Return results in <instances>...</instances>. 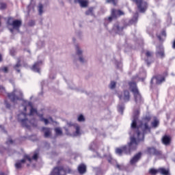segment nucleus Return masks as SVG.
I'll return each mask as SVG.
<instances>
[{"instance_id":"obj_26","label":"nucleus","mask_w":175,"mask_h":175,"mask_svg":"<svg viewBox=\"0 0 175 175\" xmlns=\"http://www.w3.org/2000/svg\"><path fill=\"white\" fill-rule=\"evenodd\" d=\"M107 159L109 162V163H110L111 165H113V166H116V163H118V162L116 161V159H113V157H111V155H109L107 157Z\"/></svg>"},{"instance_id":"obj_39","label":"nucleus","mask_w":175,"mask_h":175,"mask_svg":"<svg viewBox=\"0 0 175 175\" xmlns=\"http://www.w3.org/2000/svg\"><path fill=\"white\" fill-rule=\"evenodd\" d=\"M151 116L148 115L144 118V121H146V122H150L151 121Z\"/></svg>"},{"instance_id":"obj_56","label":"nucleus","mask_w":175,"mask_h":175,"mask_svg":"<svg viewBox=\"0 0 175 175\" xmlns=\"http://www.w3.org/2000/svg\"><path fill=\"white\" fill-rule=\"evenodd\" d=\"M10 32H12V33H13V31H14V29H13V27H12V29H10Z\"/></svg>"},{"instance_id":"obj_62","label":"nucleus","mask_w":175,"mask_h":175,"mask_svg":"<svg viewBox=\"0 0 175 175\" xmlns=\"http://www.w3.org/2000/svg\"><path fill=\"white\" fill-rule=\"evenodd\" d=\"M27 167L29 166V164H27Z\"/></svg>"},{"instance_id":"obj_43","label":"nucleus","mask_w":175,"mask_h":175,"mask_svg":"<svg viewBox=\"0 0 175 175\" xmlns=\"http://www.w3.org/2000/svg\"><path fill=\"white\" fill-rule=\"evenodd\" d=\"M6 144H14V141L12 139V137H9L8 139L6 141Z\"/></svg>"},{"instance_id":"obj_7","label":"nucleus","mask_w":175,"mask_h":175,"mask_svg":"<svg viewBox=\"0 0 175 175\" xmlns=\"http://www.w3.org/2000/svg\"><path fill=\"white\" fill-rule=\"evenodd\" d=\"M128 25L122 24L120 23H116L113 25L112 31L114 33H117L118 35H124V30L126 29Z\"/></svg>"},{"instance_id":"obj_9","label":"nucleus","mask_w":175,"mask_h":175,"mask_svg":"<svg viewBox=\"0 0 175 175\" xmlns=\"http://www.w3.org/2000/svg\"><path fill=\"white\" fill-rule=\"evenodd\" d=\"M133 2H135L137 8L139 9L141 13H144L147 10L148 4L147 2L143 0H133Z\"/></svg>"},{"instance_id":"obj_10","label":"nucleus","mask_w":175,"mask_h":175,"mask_svg":"<svg viewBox=\"0 0 175 175\" xmlns=\"http://www.w3.org/2000/svg\"><path fill=\"white\" fill-rule=\"evenodd\" d=\"M118 96L120 100L124 102V103L131 100V93L126 90H124L121 94H118Z\"/></svg>"},{"instance_id":"obj_44","label":"nucleus","mask_w":175,"mask_h":175,"mask_svg":"<svg viewBox=\"0 0 175 175\" xmlns=\"http://www.w3.org/2000/svg\"><path fill=\"white\" fill-rule=\"evenodd\" d=\"M107 3H113V6H116L117 1L116 0H107Z\"/></svg>"},{"instance_id":"obj_5","label":"nucleus","mask_w":175,"mask_h":175,"mask_svg":"<svg viewBox=\"0 0 175 175\" xmlns=\"http://www.w3.org/2000/svg\"><path fill=\"white\" fill-rule=\"evenodd\" d=\"M28 161L29 163H32V159L29 154H24L23 158L21 160H17L15 163V167L17 170H20V169H23L24 167V164Z\"/></svg>"},{"instance_id":"obj_21","label":"nucleus","mask_w":175,"mask_h":175,"mask_svg":"<svg viewBox=\"0 0 175 175\" xmlns=\"http://www.w3.org/2000/svg\"><path fill=\"white\" fill-rule=\"evenodd\" d=\"M13 68L17 72V73H20L21 72V70H20V68H21V59H18L16 65H14Z\"/></svg>"},{"instance_id":"obj_38","label":"nucleus","mask_w":175,"mask_h":175,"mask_svg":"<svg viewBox=\"0 0 175 175\" xmlns=\"http://www.w3.org/2000/svg\"><path fill=\"white\" fill-rule=\"evenodd\" d=\"M78 121L79 122H84V121H85V118H84V116L81 114L78 116Z\"/></svg>"},{"instance_id":"obj_58","label":"nucleus","mask_w":175,"mask_h":175,"mask_svg":"<svg viewBox=\"0 0 175 175\" xmlns=\"http://www.w3.org/2000/svg\"><path fill=\"white\" fill-rule=\"evenodd\" d=\"M29 106H32V104L31 103V102L28 103Z\"/></svg>"},{"instance_id":"obj_57","label":"nucleus","mask_w":175,"mask_h":175,"mask_svg":"<svg viewBox=\"0 0 175 175\" xmlns=\"http://www.w3.org/2000/svg\"><path fill=\"white\" fill-rule=\"evenodd\" d=\"M150 36L152 39H154V35L153 34H150Z\"/></svg>"},{"instance_id":"obj_6","label":"nucleus","mask_w":175,"mask_h":175,"mask_svg":"<svg viewBox=\"0 0 175 175\" xmlns=\"http://www.w3.org/2000/svg\"><path fill=\"white\" fill-rule=\"evenodd\" d=\"M17 120L23 128H29V124H31V122L27 118V113L23 112L19 113L17 116Z\"/></svg>"},{"instance_id":"obj_51","label":"nucleus","mask_w":175,"mask_h":175,"mask_svg":"<svg viewBox=\"0 0 175 175\" xmlns=\"http://www.w3.org/2000/svg\"><path fill=\"white\" fill-rule=\"evenodd\" d=\"M11 55H14V49H11L10 51Z\"/></svg>"},{"instance_id":"obj_50","label":"nucleus","mask_w":175,"mask_h":175,"mask_svg":"<svg viewBox=\"0 0 175 175\" xmlns=\"http://www.w3.org/2000/svg\"><path fill=\"white\" fill-rule=\"evenodd\" d=\"M79 61L82 64H84V58H83V57H81V56L79 57Z\"/></svg>"},{"instance_id":"obj_23","label":"nucleus","mask_w":175,"mask_h":175,"mask_svg":"<svg viewBox=\"0 0 175 175\" xmlns=\"http://www.w3.org/2000/svg\"><path fill=\"white\" fill-rule=\"evenodd\" d=\"M159 173L161 175H170V171L169 169L167 170L164 167H159Z\"/></svg>"},{"instance_id":"obj_24","label":"nucleus","mask_w":175,"mask_h":175,"mask_svg":"<svg viewBox=\"0 0 175 175\" xmlns=\"http://www.w3.org/2000/svg\"><path fill=\"white\" fill-rule=\"evenodd\" d=\"M75 2H78L81 8H87L88 6V1L87 0H75Z\"/></svg>"},{"instance_id":"obj_63","label":"nucleus","mask_w":175,"mask_h":175,"mask_svg":"<svg viewBox=\"0 0 175 175\" xmlns=\"http://www.w3.org/2000/svg\"><path fill=\"white\" fill-rule=\"evenodd\" d=\"M50 118V120H53V118Z\"/></svg>"},{"instance_id":"obj_20","label":"nucleus","mask_w":175,"mask_h":175,"mask_svg":"<svg viewBox=\"0 0 175 175\" xmlns=\"http://www.w3.org/2000/svg\"><path fill=\"white\" fill-rule=\"evenodd\" d=\"M156 36L159 39V42H163V38H166V30L163 29L161 31V34L157 33Z\"/></svg>"},{"instance_id":"obj_18","label":"nucleus","mask_w":175,"mask_h":175,"mask_svg":"<svg viewBox=\"0 0 175 175\" xmlns=\"http://www.w3.org/2000/svg\"><path fill=\"white\" fill-rule=\"evenodd\" d=\"M42 64L43 62L42 61L36 62L31 67V70H33V72H36L37 73H40V66H42Z\"/></svg>"},{"instance_id":"obj_29","label":"nucleus","mask_w":175,"mask_h":175,"mask_svg":"<svg viewBox=\"0 0 175 175\" xmlns=\"http://www.w3.org/2000/svg\"><path fill=\"white\" fill-rule=\"evenodd\" d=\"M97 146H96V142H92L90 146H89V150H90V151H93V152H95L96 150H95Z\"/></svg>"},{"instance_id":"obj_59","label":"nucleus","mask_w":175,"mask_h":175,"mask_svg":"<svg viewBox=\"0 0 175 175\" xmlns=\"http://www.w3.org/2000/svg\"><path fill=\"white\" fill-rule=\"evenodd\" d=\"M68 173H70V172H72V170L68 168Z\"/></svg>"},{"instance_id":"obj_17","label":"nucleus","mask_w":175,"mask_h":175,"mask_svg":"<svg viewBox=\"0 0 175 175\" xmlns=\"http://www.w3.org/2000/svg\"><path fill=\"white\" fill-rule=\"evenodd\" d=\"M146 57L148 58L146 59V62L148 66H150L152 64V52L150 51H146L145 53Z\"/></svg>"},{"instance_id":"obj_16","label":"nucleus","mask_w":175,"mask_h":175,"mask_svg":"<svg viewBox=\"0 0 175 175\" xmlns=\"http://www.w3.org/2000/svg\"><path fill=\"white\" fill-rule=\"evenodd\" d=\"M156 55L164 58L165 57V49H163V45H159L157 47Z\"/></svg>"},{"instance_id":"obj_53","label":"nucleus","mask_w":175,"mask_h":175,"mask_svg":"<svg viewBox=\"0 0 175 175\" xmlns=\"http://www.w3.org/2000/svg\"><path fill=\"white\" fill-rule=\"evenodd\" d=\"M3 90V91H5V88H3V86H1V85H0V90Z\"/></svg>"},{"instance_id":"obj_55","label":"nucleus","mask_w":175,"mask_h":175,"mask_svg":"<svg viewBox=\"0 0 175 175\" xmlns=\"http://www.w3.org/2000/svg\"><path fill=\"white\" fill-rule=\"evenodd\" d=\"M172 48H173V49H175V40H174V42H173Z\"/></svg>"},{"instance_id":"obj_27","label":"nucleus","mask_w":175,"mask_h":175,"mask_svg":"<svg viewBox=\"0 0 175 175\" xmlns=\"http://www.w3.org/2000/svg\"><path fill=\"white\" fill-rule=\"evenodd\" d=\"M42 131L44 132V137H50V135H51V131H50V128L42 127Z\"/></svg>"},{"instance_id":"obj_36","label":"nucleus","mask_w":175,"mask_h":175,"mask_svg":"<svg viewBox=\"0 0 175 175\" xmlns=\"http://www.w3.org/2000/svg\"><path fill=\"white\" fill-rule=\"evenodd\" d=\"M75 49H76L77 55H81L83 54V51L80 50L79 45H76Z\"/></svg>"},{"instance_id":"obj_45","label":"nucleus","mask_w":175,"mask_h":175,"mask_svg":"<svg viewBox=\"0 0 175 175\" xmlns=\"http://www.w3.org/2000/svg\"><path fill=\"white\" fill-rule=\"evenodd\" d=\"M1 72H3V73H8L9 72V68L8 67H3L2 68H0Z\"/></svg>"},{"instance_id":"obj_35","label":"nucleus","mask_w":175,"mask_h":175,"mask_svg":"<svg viewBox=\"0 0 175 175\" xmlns=\"http://www.w3.org/2000/svg\"><path fill=\"white\" fill-rule=\"evenodd\" d=\"M38 12H39L40 15L43 14V4L39 3V5H38Z\"/></svg>"},{"instance_id":"obj_34","label":"nucleus","mask_w":175,"mask_h":175,"mask_svg":"<svg viewBox=\"0 0 175 175\" xmlns=\"http://www.w3.org/2000/svg\"><path fill=\"white\" fill-rule=\"evenodd\" d=\"M157 173H159V168L157 170H155L154 168H151L149 170V174L156 175Z\"/></svg>"},{"instance_id":"obj_14","label":"nucleus","mask_w":175,"mask_h":175,"mask_svg":"<svg viewBox=\"0 0 175 175\" xmlns=\"http://www.w3.org/2000/svg\"><path fill=\"white\" fill-rule=\"evenodd\" d=\"M111 16L112 17H113V18H118V17H121V16H124V14H125V13H124V12L121 11L120 10H117V9H114L113 8L111 10Z\"/></svg>"},{"instance_id":"obj_60","label":"nucleus","mask_w":175,"mask_h":175,"mask_svg":"<svg viewBox=\"0 0 175 175\" xmlns=\"http://www.w3.org/2000/svg\"><path fill=\"white\" fill-rule=\"evenodd\" d=\"M0 175H5L3 172L0 173Z\"/></svg>"},{"instance_id":"obj_12","label":"nucleus","mask_w":175,"mask_h":175,"mask_svg":"<svg viewBox=\"0 0 175 175\" xmlns=\"http://www.w3.org/2000/svg\"><path fill=\"white\" fill-rule=\"evenodd\" d=\"M23 24V22L18 19L14 20L12 23H10L9 25H11L13 29H16L18 32H20V28Z\"/></svg>"},{"instance_id":"obj_61","label":"nucleus","mask_w":175,"mask_h":175,"mask_svg":"<svg viewBox=\"0 0 175 175\" xmlns=\"http://www.w3.org/2000/svg\"><path fill=\"white\" fill-rule=\"evenodd\" d=\"M73 42H76V38H73Z\"/></svg>"},{"instance_id":"obj_19","label":"nucleus","mask_w":175,"mask_h":175,"mask_svg":"<svg viewBox=\"0 0 175 175\" xmlns=\"http://www.w3.org/2000/svg\"><path fill=\"white\" fill-rule=\"evenodd\" d=\"M77 170L79 174H84L87 173V166L85 165V164L81 163L78 166Z\"/></svg>"},{"instance_id":"obj_3","label":"nucleus","mask_w":175,"mask_h":175,"mask_svg":"<svg viewBox=\"0 0 175 175\" xmlns=\"http://www.w3.org/2000/svg\"><path fill=\"white\" fill-rule=\"evenodd\" d=\"M129 85L131 88V92H133V95L134 96V100L137 106H140L144 103V98L142 96L140 92H139V89H137V85L135 82H131Z\"/></svg>"},{"instance_id":"obj_22","label":"nucleus","mask_w":175,"mask_h":175,"mask_svg":"<svg viewBox=\"0 0 175 175\" xmlns=\"http://www.w3.org/2000/svg\"><path fill=\"white\" fill-rule=\"evenodd\" d=\"M159 126V120L156 116L154 117V120L151 122V128H158Z\"/></svg>"},{"instance_id":"obj_1","label":"nucleus","mask_w":175,"mask_h":175,"mask_svg":"<svg viewBox=\"0 0 175 175\" xmlns=\"http://www.w3.org/2000/svg\"><path fill=\"white\" fill-rule=\"evenodd\" d=\"M139 116H140V110H135L133 113V120L131 124V129L134 132L133 137H135L137 135L136 142H137V146H139L140 142H144V135L151 133V126H148V122H145L144 124L141 123L140 124H137Z\"/></svg>"},{"instance_id":"obj_15","label":"nucleus","mask_w":175,"mask_h":175,"mask_svg":"<svg viewBox=\"0 0 175 175\" xmlns=\"http://www.w3.org/2000/svg\"><path fill=\"white\" fill-rule=\"evenodd\" d=\"M161 143L164 146H170L172 144V137L169 135H165L161 138Z\"/></svg>"},{"instance_id":"obj_11","label":"nucleus","mask_w":175,"mask_h":175,"mask_svg":"<svg viewBox=\"0 0 175 175\" xmlns=\"http://www.w3.org/2000/svg\"><path fill=\"white\" fill-rule=\"evenodd\" d=\"M143 157V152H138L134 154L133 157L130 159L129 163L131 166H137V163L142 159Z\"/></svg>"},{"instance_id":"obj_40","label":"nucleus","mask_w":175,"mask_h":175,"mask_svg":"<svg viewBox=\"0 0 175 175\" xmlns=\"http://www.w3.org/2000/svg\"><path fill=\"white\" fill-rule=\"evenodd\" d=\"M38 158H39V154H38V152H35L32 157V158H31V161L32 159L33 161H38Z\"/></svg>"},{"instance_id":"obj_32","label":"nucleus","mask_w":175,"mask_h":175,"mask_svg":"<svg viewBox=\"0 0 175 175\" xmlns=\"http://www.w3.org/2000/svg\"><path fill=\"white\" fill-rule=\"evenodd\" d=\"M39 116H40V121H42V122H44L45 125H48V124H49L50 122L49 121L48 119L44 118L43 117V114H41Z\"/></svg>"},{"instance_id":"obj_13","label":"nucleus","mask_w":175,"mask_h":175,"mask_svg":"<svg viewBox=\"0 0 175 175\" xmlns=\"http://www.w3.org/2000/svg\"><path fill=\"white\" fill-rule=\"evenodd\" d=\"M155 79L156 80V84H157V85H159L161 83H163V81H165V76L162 75H157L154 77H153L150 81V84H152V80Z\"/></svg>"},{"instance_id":"obj_30","label":"nucleus","mask_w":175,"mask_h":175,"mask_svg":"<svg viewBox=\"0 0 175 175\" xmlns=\"http://www.w3.org/2000/svg\"><path fill=\"white\" fill-rule=\"evenodd\" d=\"M85 14L86 16H94V7L89 8V9L85 11Z\"/></svg>"},{"instance_id":"obj_46","label":"nucleus","mask_w":175,"mask_h":175,"mask_svg":"<svg viewBox=\"0 0 175 175\" xmlns=\"http://www.w3.org/2000/svg\"><path fill=\"white\" fill-rule=\"evenodd\" d=\"M4 103H5V107H6L7 109H10V107H12V105H10V103L9 102H8L7 100H4Z\"/></svg>"},{"instance_id":"obj_25","label":"nucleus","mask_w":175,"mask_h":175,"mask_svg":"<svg viewBox=\"0 0 175 175\" xmlns=\"http://www.w3.org/2000/svg\"><path fill=\"white\" fill-rule=\"evenodd\" d=\"M113 20H116V18L113 17V15H111V16L106 18L105 19V22H104L105 27H107L109 23H111Z\"/></svg>"},{"instance_id":"obj_8","label":"nucleus","mask_w":175,"mask_h":175,"mask_svg":"<svg viewBox=\"0 0 175 175\" xmlns=\"http://www.w3.org/2000/svg\"><path fill=\"white\" fill-rule=\"evenodd\" d=\"M145 152L147 155H149V157H161L162 155V151L157 149L154 146L147 147Z\"/></svg>"},{"instance_id":"obj_37","label":"nucleus","mask_w":175,"mask_h":175,"mask_svg":"<svg viewBox=\"0 0 175 175\" xmlns=\"http://www.w3.org/2000/svg\"><path fill=\"white\" fill-rule=\"evenodd\" d=\"M116 84H117V83H116V81H111L110 84H109V88L111 90H114V88H116Z\"/></svg>"},{"instance_id":"obj_47","label":"nucleus","mask_w":175,"mask_h":175,"mask_svg":"<svg viewBox=\"0 0 175 175\" xmlns=\"http://www.w3.org/2000/svg\"><path fill=\"white\" fill-rule=\"evenodd\" d=\"M137 21V16H134L133 19H131L129 23L130 24H133Z\"/></svg>"},{"instance_id":"obj_4","label":"nucleus","mask_w":175,"mask_h":175,"mask_svg":"<svg viewBox=\"0 0 175 175\" xmlns=\"http://www.w3.org/2000/svg\"><path fill=\"white\" fill-rule=\"evenodd\" d=\"M8 99L12 103H17V100H24V94L21 90H16L14 89L12 92L7 93Z\"/></svg>"},{"instance_id":"obj_33","label":"nucleus","mask_w":175,"mask_h":175,"mask_svg":"<svg viewBox=\"0 0 175 175\" xmlns=\"http://www.w3.org/2000/svg\"><path fill=\"white\" fill-rule=\"evenodd\" d=\"M55 132L57 136H62V130L59 127L55 129Z\"/></svg>"},{"instance_id":"obj_52","label":"nucleus","mask_w":175,"mask_h":175,"mask_svg":"<svg viewBox=\"0 0 175 175\" xmlns=\"http://www.w3.org/2000/svg\"><path fill=\"white\" fill-rule=\"evenodd\" d=\"M3 59H2V55L0 54V62H2Z\"/></svg>"},{"instance_id":"obj_31","label":"nucleus","mask_w":175,"mask_h":175,"mask_svg":"<svg viewBox=\"0 0 175 175\" xmlns=\"http://www.w3.org/2000/svg\"><path fill=\"white\" fill-rule=\"evenodd\" d=\"M124 110H125V105L121 104L118 105V111H119L120 114H124Z\"/></svg>"},{"instance_id":"obj_48","label":"nucleus","mask_w":175,"mask_h":175,"mask_svg":"<svg viewBox=\"0 0 175 175\" xmlns=\"http://www.w3.org/2000/svg\"><path fill=\"white\" fill-rule=\"evenodd\" d=\"M6 3H1V4H0V8H1V9H6Z\"/></svg>"},{"instance_id":"obj_54","label":"nucleus","mask_w":175,"mask_h":175,"mask_svg":"<svg viewBox=\"0 0 175 175\" xmlns=\"http://www.w3.org/2000/svg\"><path fill=\"white\" fill-rule=\"evenodd\" d=\"M23 107H24L25 111H27V107H26V105H23Z\"/></svg>"},{"instance_id":"obj_64","label":"nucleus","mask_w":175,"mask_h":175,"mask_svg":"<svg viewBox=\"0 0 175 175\" xmlns=\"http://www.w3.org/2000/svg\"><path fill=\"white\" fill-rule=\"evenodd\" d=\"M4 132H5V133H7V131H5V130H4Z\"/></svg>"},{"instance_id":"obj_49","label":"nucleus","mask_w":175,"mask_h":175,"mask_svg":"<svg viewBox=\"0 0 175 175\" xmlns=\"http://www.w3.org/2000/svg\"><path fill=\"white\" fill-rule=\"evenodd\" d=\"M35 25V21H30L29 22V27H33Z\"/></svg>"},{"instance_id":"obj_2","label":"nucleus","mask_w":175,"mask_h":175,"mask_svg":"<svg viewBox=\"0 0 175 175\" xmlns=\"http://www.w3.org/2000/svg\"><path fill=\"white\" fill-rule=\"evenodd\" d=\"M137 150V142L136 141V137H131L130 142L126 145L120 148H116V154L119 155V157H122V154H126V155H131L132 152Z\"/></svg>"},{"instance_id":"obj_42","label":"nucleus","mask_w":175,"mask_h":175,"mask_svg":"<svg viewBox=\"0 0 175 175\" xmlns=\"http://www.w3.org/2000/svg\"><path fill=\"white\" fill-rule=\"evenodd\" d=\"M36 113H38L36 109L31 107V109H30V116H33V114H36Z\"/></svg>"},{"instance_id":"obj_28","label":"nucleus","mask_w":175,"mask_h":175,"mask_svg":"<svg viewBox=\"0 0 175 175\" xmlns=\"http://www.w3.org/2000/svg\"><path fill=\"white\" fill-rule=\"evenodd\" d=\"M114 167L116 169H118V170L120 171L126 170V167H125V165H124V164H119L118 163H116Z\"/></svg>"},{"instance_id":"obj_41","label":"nucleus","mask_w":175,"mask_h":175,"mask_svg":"<svg viewBox=\"0 0 175 175\" xmlns=\"http://www.w3.org/2000/svg\"><path fill=\"white\" fill-rule=\"evenodd\" d=\"M75 129H76L75 135L76 136H80V135H81V133H80V126H77Z\"/></svg>"}]
</instances>
